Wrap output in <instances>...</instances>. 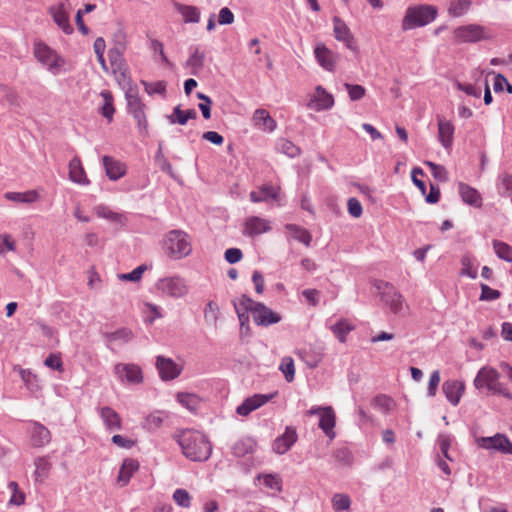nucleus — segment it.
I'll return each mask as SVG.
<instances>
[{"label": "nucleus", "instance_id": "nucleus-1", "mask_svg": "<svg viewBox=\"0 0 512 512\" xmlns=\"http://www.w3.org/2000/svg\"><path fill=\"white\" fill-rule=\"evenodd\" d=\"M181 447L183 455L191 461L204 462L212 453V445L208 438L199 431L186 429L174 435Z\"/></svg>", "mask_w": 512, "mask_h": 512}, {"label": "nucleus", "instance_id": "nucleus-2", "mask_svg": "<svg viewBox=\"0 0 512 512\" xmlns=\"http://www.w3.org/2000/svg\"><path fill=\"white\" fill-rule=\"evenodd\" d=\"M500 373L493 367L484 366L482 367L473 384L476 389H487L489 392L495 395H501L507 399H512V394L500 381Z\"/></svg>", "mask_w": 512, "mask_h": 512}, {"label": "nucleus", "instance_id": "nucleus-3", "mask_svg": "<svg viewBox=\"0 0 512 512\" xmlns=\"http://www.w3.org/2000/svg\"><path fill=\"white\" fill-rule=\"evenodd\" d=\"M33 52L35 58L42 65H45L51 74L58 75L62 70H65L66 59L46 43L42 41L35 42Z\"/></svg>", "mask_w": 512, "mask_h": 512}, {"label": "nucleus", "instance_id": "nucleus-4", "mask_svg": "<svg viewBox=\"0 0 512 512\" xmlns=\"http://www.w3.org/2000/svg\"><path fill=\"white\" fill-rule=\"evenodd\" d=\"M437 16V9L431 5H418L409 7L402 21V29L410 30L416 27L425 26Z\"/></svg>", "mask_w": 512, "mask_h": 512}, {"label": "nucleus", "instance_id": "nucleus-5", "mask_svg": "<svg viewBox=\"0 0 512 512\" xmlns=\"http://www.w3.org/2000/svg\"><path fill=\"white\" fill-rule=\"evenodd\" d=\"M166 254L173 259H182L191 253L188 235L181 230L169 231L164 239Z\"/></svg>", "mask_w": 512, "mask_h": 512}, {"label": "nucleus", "instance_id": "nucleus-6", "mask_svg": "<svg viewBox=\"0 0 512 512\" xmlns=\"http://www.w3.org/2000/svg\"><path fill=\"white\" fill-rule=\"evenodd\" d=\"M125 98L127 101L128 112L136 120L140 132L147 134L148 122L145 114L146 106L140 99L137 88L129 87L125 92Z\"/></svg>", "mask_w": 512, "mask_h": 512}, {"label": "nucleus", "instance_id": "nucleus-7", "mask_svg": "<svg viewBox=\"0 0 512 512\" xmlns=\"http://www.w3.org/2000/svg\"><path fill=\"white\" fill-rule=\"evenodd\" d=\"M373 285L379 292L381 300L390 308L392 313L398 314L402 311L403 297L392 284L383 280H375Z\"/></svg>", "mask_w": 512, "mask_h": 512}, {"label": "nucleus", "instance_id": "nucleus-8", "mask_svg": "<svg viewBox=\"0 0 512 512\" xmlns=\"http://www.w3.org/2000/svg\"><path fill=\"white\" fill-rule=\"evenodd\" d=\"M70 9L71 4L69 0H61L58 4L52 5L48 8V13L52 17L54 23L66 35H71L74 32V28L70 24Z\"/></svg>", "mask_w": 512, "mask_h": 512}, {"label": "nucleus", "instance_id": "nucleus-9", "mask_svg": "<svg viewBox=\"0 0 512 512\" xmlns=\"http://www.w3.org/2000/svg\"><path fill=\"white\" fill-rule=\"evenodd\" d=\"M156 287L163 294L172 298H181L188 292L185 280L178 276L159 279Z\"/></svg>", "mask_w": 512, "mask_h": 512}, {"label": "nucleus", "instance_id": "nucleus-10", "mask_svg": "<svg viewBox=\"0 0 512 512\" xmlns=\"http://www.w3.org/2000/svg\"><path fill=\"white\" fill-rule=\"evenodd\" d=\"M454 36L456 41L460 43H475L490 38L486 33L485 28L477 24H470L456 28Z\"/></svg>", "mask_w": 512, "mask_h": 512}, {"label": "nucleus", "instance_id": "nucleus-11", "mask_svg": "<svg viewBox=\"0 0 512 512\" xmlns=\"http://www.w3.org/2000/svg\"><path fill=\"white\" fill-rule=\"evenodd\" d=\"M476 443L482 449L495 450L503 454L512 455V442L505 434L497 433L491 437H479L476 439Z\"/></svg>", "mask_w": 512, "mask_h": 512}, {"label": "nucleus", "instance_id": "nucleus-12", "mask_svg": "<svg viewBox=\"0 0 512 512\" xmlns=\"http://www.w3.org/2000/svg\"><path fill=\"white\" fill-rule=\"evenodd\" d=\"M114 373L120 381L130 384H140L143 382L141 368L134 363H118L114 367Z\"/></svg>", "mask_w": 512, "mask_h": 512}, {"label": "nucleus", "instance_id": "nucleus-13", "mask_svg": "<svg viewBox=\"0 0 512 512\" xmlns=\"http://www.w3.org/2000/svg\"><path fill=\"white\" fill-rule=\"evenodd\" d=\"M253 320L256 325L268 327L281 321V315L274 312L264 303H256L252 309Z\"/></svg>", "mask_w": 512, "mask_h": 512}, {"label": "nucleus", "instance_id": "nucleus-14", "mask_svg": "<svg viewBox=\"0 0 512 512\" xmlns=\"http://www.w3.org/2000/svg\"><path fill=\"white\" fill-rule=\"evenodd\" d=\"M297 439L296 429L292 426H287L285 432L273 441L272 450L276 454L283 455L291 449Z\"/></svg>", "mask_w": 512, "mask_h": 512}, {"label": "nucleus", "instance_id": "nucleus-15", "mask_svg": "<svg viewBox=\"0 0 512 512\" xmlns=\"http://www.w3.org/2000/svg\"><path fill=\"white\" fill-rule=\"evenodd\" d=\"M155 365L163 381L173 380L181 373V368L171 358L157 356Z\"/></svg>", "mask_w": 512, "mask_h": 512}, {"label": "nucleus", "instance_id": "nucleus-16", "mask_svg": "<svg viewBox=\"0 0 512 512\" xmlns=\"http://www.w3.org/2000/svg\"><path fill=\"white\" fill-rule=\"evenodd\" d=\"M318 64L325 70L333 72L336 68L338 56L328 49L325 44L318 43L314 48Z\"/></svg>", "mask_w": 512, "mask_h": 512}, {"label": "nucleus", "instance_id": "nucleus-17", "mask_svg": "<svg viewBox=\"0 0 512 512\" xmlns=\"http://www.w3.org/2000/svg\"><path fill=\"white\" fill-rule=\"evenodd\" d=\"M442 391L449 403L457 406L465 391V383L460 380H446L442 384Z\"/></svg>", "mask_w": 512, "mask_h": 512}, {"label": "nucleus", "instance_id": "nucleus-18", "mask_svg": "<svg viewBox=\"0 0 512 512\" xmlns=\"http://www.w3.org/2000/svg\"><path fill=\"white\" fill-rule=\"evenodd\" d=\"M333 31L334 36L338 41H342L345 43L346 47L350 50H355V41L354 37L346 25V23L338 16L333 18Z\"/></svg>", "mask_w": 512, "mask_h": 512}, {"label": "nucleus", "instance_id": "nucleus-19", "mask_svg": "<svg viewBox=\"0 0 512 512\" xmlns=\"http://www.w3.org/2000/svg\"><path fill=\"white\" fill-rule=\"evenodd\" d=\"M30 441L33 447H44L51 441V433L47 427L39 422H32L29 429Z\"/></svg>", "mask_w": 512, "mask_h": 512}, {"label": "nucleus", "instance_id": "nucleus-20", "mask_svg": "<svg viewBox=\"0 0 512 512\" xmlns=\"http://www.w3.org/2000/svg\"><path fill=\"white\" fill-rule=\"evenodd\" d=\"M458 192H459L461 200L465 204H467L471 207H474V208L482 207L483 198H482L480 192L476 188H474L466 183L460 182L458 185Z\"/></svg>", "mask_w": 512, "mask_h": 512}, {"label": "nucleus", "instance_id": "nucleus-21", "mask_svg": "<svg viewBox=\"0 0 512 512\" xmlns=\"http://www.w3.org/2000/svg\"><path fill=\"white\" fill-rule=\"evenodd\" d=\"M271 230L269 221L257 216H251L246 219L244 224V233L250 237L266 233Z\"/></svg>", "mask_w": 512, "mask_h": 512}, {"label": "nucleus", "instance_id": "nucleus-22", "mask_svg": "<svg viewBox=\"0 0 512 512\" xmlns=\"http://www.w3.org/2000/svg\"><path fill=\"white\" fill-rule=\"evenodd\" d=\"M335 424L336 416L333 408L331 406L324 407V412L320 416L318 426L330 440H333L336 436L334 431Z\"/></svg>", "mask_w": 512, "mask_h": 512}, {"label": "nucleus", "instance_id": "nucleus-23", "mask_svg": "<svg viewBox=\"0 0 512 512\" xmlns=\"http://www.w3.org/2000/svg\"><path fill=\"white\" fill-rule=\"evenodd\" d=\"M454 130V125L450 121L438 116V140L446 150L451 149L453 145Z\"/></svg>", "mask_w": 512, "mask_h": 512}, {"label": "nucleus", "instance_id": "nucleus-24", "mask_svg": "<svg viewBox=\"0 0 512 512\" xmlns=\"http://www.w3.org/2000/svg\"><path fill=\"white\" fill-rule=\"evenodd\" d=\"M102 161L106 171V175L110 180L117 181L118 179L125 175L126 166L124 163L107 155L103 156Z\"/></svg>", "mask_w": 512, "mask_h": 512}, {"label": "nucleus", "instance_id": "nucleus-25", "mask_svg": "<svg viewBox=\"0 0 512 512\" xmlns=\"http://www.w3.org/2000/svg\"><path fill=\"white\" fill-rule=\"evenodd\" d=\"M100 417L108 431H117L122 429V420L120 415L111 407L105 406L99 409Z\"/></svg>", "mask_w": 512, "mask_h": 512}, {"label": "nucleus", "instance_id": "nucleus-26", "mask_svg": "<svg viewBox=\"0 0 512 512\" xmlns=\"http://www.w3.org/2000/svg\"><path fill=\"white\" fill-rule=\"evenodd\" d=\"M197 116L198 114L195 109L182 110L181 105H177L173 108L172 113L166 116V119L171 125L179 124L184 126L189 120L196 119Z\"/></svg>", "mask_w": 512, "mask_h": 512}, {"label": "nucleus", "instance_id": "nucleus-27", "mask_svg": "<svg viewBox=\"0 0 512 512\" xmlns=\"http://www.w3.org/2000/svg\"><path fill=\"white\" fill-rule=\"evenodd\" d=\"M190 56L187 59L185 66L190 67L192 75H198V73L203 69L205 63V52L200 50L199 46H190L189 47Z\"/></svg>", "mask_w": 512, "mask_h": 512}, {"label": "nucleus", "instance_id": "nucleus-28", "mask_svg": "<svg viewBox=\"0 0 512 512\" xmlns=\"http://www.w3.org/2000/svg\"><path fill=\"white\" fill-rule=\"evenodd\" d=\"M249 196L254 203L269 202L278 198V190L270 184H264L258 190L251 191Z\"/></svg>", "mask_w": 512, "mask_h": 512}, {"label": "nucleus", "instance_id": "nucleus-29", "mask_svg": "<svg viewBox=\"0 0 512 512\" xmlns=\"http://www.w3.org/2000/svg\"><path fill=\"white\" fill-rule=\"evenodd\" d=\"M69 178L72 182L80 185L89 184V180L79 157H74L69 162Z\"/></svg>", "mask_w": 512, "mask_h": 512}, {"label": "nucleus", "instance_id": "nucleus-30", "mask_svg": "<svg viewBox=\"0 0 512 512\" xmlns=\"http://www.w3.org/2000/svg\"><path fill=\"white\" fill-rule=\"evenodd\" d=\"M256 442L251 437H244L237 440L231 446V452L235 457L241 458L248 454H252L255 450Z\"/></svg>", "mask_w": 512, "mask_h": 512}, {"label": "nucleus", "instance_id": "nucleus-31", "mask_svg": "<svg viewBox=\"0 0 512 512\" xmlns=\"http://www.w3.org/2000/svg\"><path fill=\"white\" fill-rule=\"evenodd\" d=\"M139 469V462L135 459L127 458L123 461L118 474V482L121 486L129 483L133 474Z\"/></svg>", "mask_w": 512, "mask_h": 512}, {"label": "nucleus", "instance_id": "nucleus-32", "mask_svg": "<svg viewBox=\"0 0 512 512\" xmlns=\"http://www.w3.org/2000/svg\"><path fill=\"white\" fill-rule=\"evenodd\" d=\"M255 125L260 127L263 131L273 132L276 127V121L270 116L265 109H257L253 114Z\"/></svg>", "mask_w": 512, "mask_h": 512}, {"label": "nucleus", "instance_id": "nucleus-33", "mask_svg": "<svg viewBox=\"0 0 512 512\" xmlns=\"http://www.w3.org/2000/svg\"><path fill=\"white\" fill-rule=\"evenodd\" d=\"M315 99L313 101V108L316 111L328 110L334 105L333 96L328 93L322 86H317L315 89Z\"/></svg>", "mask_w": 512, "mask_h": 512}, {"label": "nucleus", "instance_id": "nucleus-34", "mask_svg": "<svg viewBox=\"0 0 512 512\" xmlns=\"http://www.w3.org/2000/svg\"><path fill=\"white\" fill-rule=\"evenodd\" d=\"M174 8L182 15L185 23H198L200 21V10L198 7L175 2Z\"/></svg>", "mask_w": 512, "mask_h": 512}, {"label": "nucleus", "instance_id": "nucleus-35", "mask_svg": "<svg viewBox=\"0 0 512 512\" xmlns=\"http://www.w3.org/2000/svg\"><path fill=\"white\" fill-rule=\"evenodd\" d=\"M285 229L291 233L293 239L303 243L305 246H310L312 235L310 232L296 224H286Z\"/></svg>", "mask_w": 512, "mask_h": 512}, {"label": "nucleus", "instance_id": "nucleus-36", "mask_svg": "<svg viewBox=\"0 0 512 512\" xmlns=\"http://www.w3.org/2000/svg\"><path fill=\"white\" fill-rule=\"evenodd\" d=\"M35 464V471H34V477L35 481H44L51 470V463L49 462L48 458L45 456L37 457L34 461Z\"/></svg>", "mask_w": 512, "mask_h": 512}, {"label": "nucleus", "instance_id": "nucleus-37", "mask_svg": "<svg viewBox=\"0 0 512 512\" xmlns=\"http://www.w3.org/2000/svg\"><path fill=\"white\" fill-rule=\"evenodd\" d=\"M257 480H263L265 487L275 490L277 492L282 491V478L277 473H259L256 477Z\"/></svg>", "mask_w": 512, "mask_h": 512}, {"label": "nucleus", "instance_id": "nucleus-38", "mask_svg": "<svg viewBox=\"0 0 512 512\" xmlns=\"http://www.w3.org/2000/svg\"><path fill=\"white\" fill-rule=\"evenodd\" d=\"M100 95L103 98V105L100 108V113L110 122L112 121L115 113L113 95L109 90H103Z\"/></svg>", "mask_w": 512, "mask_h": 512}, {"label": "nucleus", "instance_id": "nucleus-39", "mask_svg": "<svg viewBox=\"0 0 512 512\" xmlns=\"http://www.w3.org/2000/svg\"><path fill=\"white\" fill-rule=\"evenodd\" d=\"M125 50L126 45L124 42H118L113 48L109 49L108 58L113 67L121 68L124 63L123 54Z\"/></svg>", "mask_w": 512, "mask_h": 512}, {"label": "nucleus", "instance_id": "nucleus-40", "mask_svg": "<svg viewBox=\"0 0 512 512\" xmlns=\"http://www.w3.org/2000/svg\"><path fill=\"white\" fill-rule=\"evenodd\" d=\"M4 197L7 200L17 203H33L37 200L38 194L34 190L26 192H7Z\"/></svg>", "mask_w": 512, "mask_h": 512}, {"label": "nucleus", "instance_id": "nucleus-41", "mask_svg": "<svg viewBox=\"0 0 512 512\" xmlns=\"http://www.w3.org/2000/svg\"><path fill=\"white\" fill-rule=\"evenodd\" d=\"M277 151L287 155L290 158H295L301 154V149L288 139L281 138L276 143Z\"/></svg>", "mask_w": 512, "mask_h": 512}, {"label": "nucleus", "instance_id": "nucleus-42", "mask_svg": "<svg viewBox=\"0 0 512 512\" xmlns=\"http://www.w3.org/2000/svg\"><path fill=\"white\" fill-rule=\"evenodd\" d=\"M354 329V326L345 319H341L331 326V331L340 342L346 341V336Z\"/></svg>", "mask_w": 512, "mask_h": 512}, {"label": "nucleus", "instance_id": "nucleus-43", "mask_svg": "<svg viewBox=\"0 0 512 512\" xmlns=\"http://www.w3.org/2000/svg\"><path fill=\"white\" fill-rule=\"evenodd\" d=\"M492 245L494 252L499 259H502L508 263L512 262V246L496 239L493 240Z\"/></svg>", "mask_w": 512, "mask_h": 512}, {"label": "nucleus", "instance_id": "nucleus-44", "mask_svg": "<svg viewBox=\"0 0 512 512\" xmlns=\"http://www.w3.org/2000/svg\"><path fill=\"white\" fill-rule=\"evenodd\" d=\"M471 4V0H452L448 12L452 17H460L470 9Z\"/></svg>", "mask_w": 512, "mask_h": 512}, {"label": "nucleus", "instance_id": "nucleus-45", "mask_svg": "<svg viewBox=\"0 0 512 512\" xmlns=\"http://www.w3.org/2000/svg\"><path fill=\"white\" fill-rule=\"evenodd\" d=\"M103 335L105 339L110 343L117 340H121L127 343L133 338V333L128 328H120L114 332H105Z\"/></svg>", "mask_w": 512, "mask_h": 512}, {"label": "nucleus", "instance_id": "nucleus-46", "mask_svg": "<svg viewBox=\"0 0 512 512\" xmlns=\"http://www.w3.org/2000/svg\"><path fill=\"white\" fill-rule=\"evenodd\" d=\"M279 369L284 374L287 382L290 383L294 380L295 366H294V360L291 357H289V356L284 357L281 360Z\"/></svg>", "mask_w": 512, "mask_h": 512}, {"label": "nucleus", "instance_id": "nucleus-47", "mask_svg": "<svg viewBox=\"0 0 512 512\" xmlns=\"http://www.w3.org/2000/svg\"><path fill=\"white\" fill-rule=\"evenodd\" d=\"M196 96L199 100H201V102L198 104V108L200 109L203 118L206 120L210 119L212 106L211 98L202 92H197Z\"/></svg>", "mask_w": 512, "mask_h": 512}, {"label": "nucleus", "instance_id": "nucleus-48", "mask_svg": "<svg viewBox=\"0 0 512 512\" xmlns=\"http://www.w3.org/2000/svg\"><path fill=\"white\" fill-rule=\"evenodd\" d=\"M351 500L346 494H335L332 498V506L335 512L346 511L350 508Z\"/></svg>", "mask_w": 512, "mask_h": 512}, {"label": "nucleus", "instance_id": "nucleus-49", "mask_svg": "<svg viewBox=\"0 0 512 512\" xmlns=\"http://www.w3.org/2000/svg\"><path fill=\"white\" fill-rule=\"evenodd\" d=\"M333 456L342 466H350L353 463V454L347 447L336 449Z\"/></svg>", "mask_w": 512, "mask_h": 512}, {"label": "nucleus", "instance_id": "nucleus-50", "mask_svg": "<svg viewBox=\"0 0 512 512\" xmlns=\"http://www.w3.org/2000/svg\"><path fill=\"white\" fill-rule=\"evenodd\" d=\"M141 84L144 86L145 91L149 95H154V94L164 95L166 92V83L164 81L147 82L145 80H142Z\"/></svg>", "mask_w": 512, "mask_h": 512}, {"label": "nucleus", "instance_id": "nucleus-51", "mask_svg": "<svg viewBox=\"0 0 512 512\" xmlns=\"http://www.w3.org/2000/svg\"><path fill=\"white\" fill-rule=\"evenodd\" d=\"M277 392L271 393V394H255L251 397H248L247 400L249 401L248 404L251 405L253 410H256L266 404L268 401H270Z\"/></svg>", "mask_w": 512, "mask_h": 512}, {"label": "nucleus", "instance_id": "nucleus-52", "mask_svg": "<svg viewBox=\"0 0 512 512\" xmlns=\"http://www.w3.org/2000/svg\"><path fill=\"white\" fill-rule=\"evenodd\" d=\"M497 189L501 195L512 190V175L509 173L499 175L497 178Z\"/></svg>", "mask_w": 512, "mask_h": 512}, {"label": "nucleus", "instance_id": "nucleus-53", "mask_svg": "<svg viewBox=\"0 0 512 512\" xmlns=\"http://www.w3.org/2000/svg\"><path fill=\"white\" fill-rule=\"evenodd\" d=\"M344 86L351 101H358L365 95L366 90L362 85L345 83Z\"/></svg>", "mask_w": 512, "mask_h": 512}, {"label": "nucleus", "instance_id": "nucleus-54", "mask_svg": "<svg viewBox=\"0 0 512 512\" xmlns=\"http://www.w3.org/2000/svg\"><path fill=\"white\" fill-rule=\"evenodd\" d=\"M426 165L430 168L431 173L436 180L440 182H446L448 180L447 171L444 166L431 161H427Z\"/></svg>", "mask_w": 512, "mask_h": 512}, {"label": "nucleus", "instance_id": "nucleus-55", "mask_svg": "<svg viewBox=\"0 0 512 512\" xmlns=\"http://www.w3.org/2000/svg\"><path fill=\"white\" fill-rule=\"evenodd\" d=\"M480 288H481V294L479 297L480 301H494L501 297V292L499 290L492 289L491 287H489L486 284L482 283L480 285Z\"/></svg>", "mask_w": 512, "mask_h": 512}, {"label": "nucleus", "instance_id": "nucleus-56", "mask_svg": "<svg viewBox=\"0 0 512 512\" xmlns=\"http://www.w3.org/2000/svg\"><path fill=\"white\" fill-rule=\"evenodd\" d=\"M233 305H234L235 311L238 316L241 333L249 334V332H250L249 315L246 313V311H241L239 309L236 301H233Z\"/></svg>", "mask_w": 512, "mask_h": 512}, {"label": "nucleus", "instance_id": "nucleus-57", "mask_svg": "<svg viewBox=\"0 0 512 512\" xmlns=\"http://www.w3.org/2000/svg\"><path fill=\"white\" fill-rule=\"evenodd\" d=\"M20 377L27 385L28 389L31 391H35L39 389L37 382V376L34 375L30 370L28 369H21L20 371Z\"/></svg>", "mask_w": 512, "mask_h": 512}, {"label": "nucleus", "instance_id": "nucleus-58", "mask_svg": "<svg viewBox=\"0 0 512 512\" xmlns=\"http://www.w3.org/2000/svg\"><path fill=\"white\" fill-rule=\"evenodd\" d=\"M177 400L190 410H193L197 404V396L190 393L179 392L177 394Z\"/></svg>", "mask_w": 512, "mask_h": 512}, {"label": "nucleus", "instance_id": "nucleus-59", "mask_svg": "<svg viewBox=\"0 0 512 512\" xmlns=\"http://www.w3.org/2000/svg\"><path fill=\"white\" fill-rule=\"evenodd\" d=\"M174 501L181 507L188 508L190 506V495L185 489H176L173 494Z\"/></svg>", "mask_w": 512, "mask_h": 512}, {"label": "nucleus", "instance_id": "nucleus-60", "mask_svg": "<svg viewBox=\"0 0 512 512\" xmlns=\"http://www.w3.org/2000/svg\"><path fill=\"white\" fill-rule=\"evenodd\" d=\"M441 377L439 370H435L431 373L428 387H427V395L429 397H434L437 392L438 385L440 383Z\"/></svg>", "mask_w": 512, "mask_h": 512}, {"label": "nucleus", "instance_id": "nucleus-61", "mask_svg": "<svg viewBox=\"0 0 512 512\" xmlns=\"http://www.w3.org/2000/svg\"><path fill=\"white\" fill-rule=\"evenodd\" d=\"M97 214L99 217L110 220L112 222H119L122 218V215L110 210L106 206H99L97 209Z\"/></svg>", "mask_w": 512, "mask_h": 512}, {"label": "nucleus", "instance_id": "nucleus-62", "mask_svg": "<svg viewBox=\"0 0 512 512\" xmlns=\"http://www.w3.org/2000/svg\"><path fill=\"white\" fill-rule=\"evenodd\" d=\"M145 270H146V266L145 265H140V266L136 267L135 269H133L129 273L120 274L119 277L122 280L137 282V281H139L141 279V277L143 275V272Z\"/></svg>", "mask_w": 512, "mask_h": 512}, {"label": "nucleus", "instance_id": "nucleus-63", "mask_svg": "<svg viewBox=\"0 0 512 512\" xmlns=\"http://www.w3.org/2000/svg\"><path fill=\"white\" fill-rule=\"evenodd\" d=\"M44 365L53 370L62 371L63 363L60 354L51 353L44 361Z\"/></svg>", "mask_w": 512, "mask_h": 512}, {"label": "nucleus", "instance_id": "nucleus-64", "mask_svg": "<svg viewBox=\"0 0 512 512\" xmlns=\"http://www.w3.org/2000/svg\"><path fill=\"white\" fill-rule=\"evenodd\" d=\"M348 212L354 218H359L363 213V208L360 201L357 198H349L347 202Z\"/></svg>", "mask_w": 512, "mask_h": 512}]
</instances>
